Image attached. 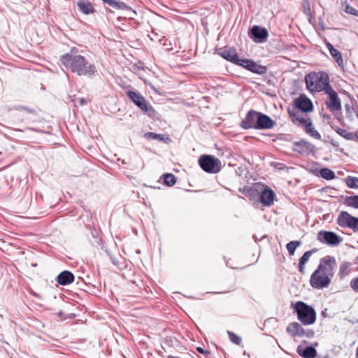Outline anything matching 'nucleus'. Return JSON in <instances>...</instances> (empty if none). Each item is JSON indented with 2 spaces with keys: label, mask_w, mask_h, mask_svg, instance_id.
Returning a JSON list of instances; mask_svg holds the SVG:
<instances>
[{
  "label": "nucleus",
  "mask_w": 358,
  "mask_h": 358,
  "mask_svg": "<svg viewBox=\"0 0 358 358\" xmlns=\"http://www.w3.org/2000/svg\"><path fill=\"white\" fill-rule=\"evenodd\" d=\"M337 263L334 257L327 255L320 259L316 269L310 278V285L315 289L328 287L334 276Z\"/></svg>",
  "instance_id": "f257e3e1"
},
{
  "label": "nucleus",
  "mask_w": 358,
  "mask_h": 358,
  "mask_svg": "<svg viewBox=\"0 0 358 358\" xmlns=\"http://www.w3.org/2000/svg\"><path fill=\"white\" fill-rule=\"evenodd\" d=\"M59 61L66 69L78 76H91L96 71L95 66L80 55L75 47L69 52L62 55Z\"/></svg>",
  "instance_id": "f03ea898"
},
{
  "label": "nucleus",
  "mask_w": 358,
  "mask_h": 358,
  "mask_svg": "<svg viewBox=\"0 0 358 358\" xmlns=\"http://www.w3.org/2000/svg\"><path fill=\"white\" fill-rule=\"evenodd\" d=\"M306 88L311 92L327 91L331 86L329 84V76L324 71H313L306 75Z\"/></svg>",
  "instance_id": "7ed1b4c3"
},
{
  "label": "nucleus",
  "mask_w": 358,
  "mask_h": 358,
  "mask_svg": "<svg viewBox=\"0 0 358 358\" xmlns=\"http://www.w3.org/2000/svg\"><path fill=\"white\" fill-rule=\"evenodd\" d=\"M287 113L294 124L303 127L305 131L311 137L318 140L321 138V135L315 130L312 124L311 119L308 115H303L299 112L290 110L289 108L287 109Z\"/></svg>",
  "instance_id": "20e7f679"
},
{
  "label": "nucleus",
  "mask_w": 358,
  "mask_h": 358,
  "mask_svg": "<svg viewBox=\"0 0 358 358\" xmlns=\"http://www.w3.org/2000/svg\"><path fill=\"white\" fill-rule=\"evenodd\" d=\"M292 306L296 313L298 320L303 325H310L315 322L316 312L312 306L303 301H297Z\"/></svg>",
  "instance_id": "39448f33"
},
{
  "label": "nucleus",
  "mask_w": 358,
  "mask_h": 358,
  "mask_svg": "<svg viewBox=\"0 0 358 358\" xmlns=\"http://www.w3.org/2000/svg\"><path fill=\"white\" fill-rule=\"evenodd\" d=\"M292 107V111L299 112L303 115H308V113L314 110L312 101L304 94H301L298 97L294 99Z\"/></svg>",
  "instance_id": "423d86ee"
},
{
  "label": "nucleus",
  "mask_w": 358,
  "mask_h": 358,
  "mask_svg": "<svg viewBox=\"0 0 358 358\" xmlns=\"http://www.w3.org/2000/svg\"><path fill=\"white\" fill-rule=\"evenodd\" d=\"M201 168L206 172L217 173L221 170V162L212 155H202L199 159Z\"/></svg>",
  "instance_id": "0eeeda50"
},
{
  "label": "nucleus",
  "mask_w": 358,
  "mask_h": 358,
  "mask_svg": "<svg viewBox=\"0 0 358 358\" xmlns=\"http://www.w3.org/2000/svg\"><path fill=\"white\" fill-rule=\"evenodd\" d=\"M127 96L144 113H147L149 116L155 114V110L152 106L149 105L144 96L141 94L134 91H127L126 92Z\"/></svg>",
  "instance_id": "6e6552de"
},
{
  "label": "nucleus",
  "mask_w": 358,
  "mask_h": 358,
  "mask_svg": "<svg viewBox=\"0 0 358 358\" xmlns=\"http://www.w3.org/2000/svg\"><path fill=\"white\" fill-rule=\"evenodd\" d=\"M337 224L341 227H348L355 232L358 231V218L348 212L342 211L338 217Z\"/></svg>",
  "instance_id": "1a4fd4ad"
},
{
  "label": "nucleus",
  "mask_w": 358,
  "mask_h": 358,
  "mask_svg": "<svg viewBox=\"0 0 358 358\" xmlns=\"http://www.w3.org/2000/svg\"><path fill=\"white\" fill-rule=\"evenodd\" d=\"M317 238L320 243L329 245H338L342 241L336 233L324 230L318 232Z\"/></svg>",
  "instance_id": "9d476101"
},
{
  "label": "nucleus",
  "mask_w": 358,
  "mask_h": 358,
  "mask_svg": "<svg viewBox=\"0 0 358 358\" xmlns=\"http://www.w3.org/2000/svg\"><path fill=\"white\" fill-rule=\"evenodd\" d=\"M324 92L328 96V99L326 101L327 107L331 111L341 110V103L337 92L331 87Z\"/></svg>",
  "instance_id": "9b49d317"
},
{
  "label": "nucleus",
  "mask_w": 358,
  "mask_h": 358,
  "mask_svg": "<svg viewBox=\"0 0 358 358\" xmlns=\"http://www.w3.org/2000/svg\"><path fill=\"white\" fill-rule=\"evenodd\" d=\"M238 66H243L245 69L257 73V74H264L266 73L267 69L265 66H262L251 59H241Z\"/></svg>",
  "instance_id": "f8f14e48"
},
{
  "label": "nucleus",
  "mask_w": 358,
  "mask_h": 358,
  "mask_svg": "<svg viewBox=\"0 0 358 358\" xmlns=\"http://www.w3.org/2000/svg\"><path fill=\"white\" fill-rule=\"evenodd\" d=\"M258 117L259 112L254 110H249L245 118L241 121V127L245 129H257Z\"/></svg>",
  "instance_id": "ddd939ff"
},
{
  "label": "nucleus",
  "mask_w": 358,
  "mask_h": 358,
  "mask_svg": "<svg viewBox=\"0 0 358 358\" xmlns=\"http://www.w3.org/2000/svg\"><path fill=\"white\" fill-rule=\"evenodd\" d=\"M219 55L222 58L229 61L235 64H238L241 59L238 58V55L234 48L223 49L221 48L218 52Z\"/></svg>",
  "instance_id": "4468645a"
},
{
  "label": "nucleus",
  "mask_w": 358,
  "mask_h": 358,
  "mask_svg": "<svg viewBox=\"0 0 358 358\" xmlns=\"http://www.w3.org/2000/svg\"><path fill=\"white\" fill-rule=\"evenodd\" d=\"M286 331L292 337H303L306 333L301 324L297 322L289 323L286 328Z\"/></svg>",
  "instance_id": "2eb2a0df"
},
{
  "label": "nucleus",
  "mask_w": 358,
  "mask_h": 358,
  "mask_svg": "<svg viewBox=\"0 0 358 358\" xmlns=\"http://www.w3.org/2000/svg\"><path fill=\"white\" fill-rule=\"evenodd\" d=\"M275 122L266 115L259 112L257 129H271Z\"/></svg>",
  "instance_id": "dca6fc26"
},
{
  "label": "nucleus",
  "mask_w": 358,
  "mask_h": 358,
  "mask_svg": "<svg viewBox=\"0 0 358 358\" xmlns=\"http://www.w3.org/2000/svg\"><path fill=\"white\" fill-rule=\"evenodd\" d=\"M275 197V193L271 189L265 187L260 194V201L264 206H271Z\"/></svg>",
  "instance_id": "f3484780"
},
{
  "label": "nucleus",
  "mask_w": 358,
  "mask_h": 358,
  "mask_svg": "<svg viewBox=\"0 0 358 358\" xmlns=\"http://www.w3.org/2000/svg\"><path fill=\"white\" fill-rule=\"evenodd\" d=\"M77 6L79 10L85 15L93 14L96 11L92 3L88 0H80L78 1Z\"/></svg>",
  "instance_id": "a211bd4d"
},
{
  "label": "nucleus",
  "mask_w": 358,
  "mask_h": 358,
  "mask_svg": "<svg viewBox=\"0 0 358 358\" xmlns=\"http://www.w3.org/2000/svg\"><path fill=\"white\" fill-rule=\"evenodd\" d=\"M74 280V275L69 271H64L59 273L57 278V281L59 285H66L71 284Z\"/></svg>",
  "instance_id": "6ab92c4d"
},
{
  "label": "nucleus",
  "mask_w": 358,
  "mask_h": 358,
  "mask_svg": "<svg viewBox=\"0 0 358 358\" xmlns=\"http://www.w3.org/2000/svg\"><path fill=\"white\" fill-rule=\"evenodd\" d=\"M326 46L328 48L330 55L334 59L338 65L339 66L343 67V59L340 51L334 48L332 44H331L329 42L326 43Z\"/></svg>",
  "instance_id": "aec40b11"
},
{
  "label": "nucleus",
  "mask_w": 358,
  "mask_h": 358,
  "mask_svg": "<svg viewBox=\"0 0 358 358\" xmlns=\"http://www.w3.org/2000/svg\"><path fill=\"white\" fill-rule=\"evenodd\" d=\"M251 33L253 37L258 39L259 42L265 41L268 36L266 29L259 26H254L251 29Z\"/></svg>",
  "instance_id": "412c9836"
},
{
  "label": "nucleus",
  "mask_w": 358,
  "mask_h": 358,
  "mask_svg": "<svg viewBox=\"0 0 358 358\" xmlns=\"http://www.w3.org/2000/svg\"><path fill=\"white\" fill-rule=\"evenodd\" d=\"M296 351L303 358H315L317 355V351L313 347L303 348L301 346H298Z\"/></svg>",
  "instance_id": "4be33fe9"
},
{
  "label": "nucleus",
  "mask_w": 358,
  "mask_h": 358,
  "mask_svg": "<svg viewBox=\"0 0 358 358\" xmlns=\"http://www.w3.org/2000/svg\"><path fill=\"white\" fill-rule=\"evenodd\" d=\"M315 250L306 251L303 256L299 259V271L301 274L305 273V266L306 264L309 261L311 255L315 252Z\"/></svg>",
  "instance_id": "5701e85b"
},
{
  "label": "nucleus",
  "mask_w": 358,
  "mask_h": 358,
  "mask_svg": "<svg viewBox=\"0 0 358 358\" xmlns=\"http://www.w3.org/2000/svg\"><path fill=\"white\" fill-rule=\"evenodd\" d=\"M344 203L348 206L358 208V195L346 196Z\"/></svg>",
  "instance_id": "b1692460"
},
{
  "label": "nucleus",
  "mask_w": 358,
  "mask_h": 358,
  "mask_svg": "<svg viewBox=\"0 0 358 358\" xmlns=\"http://www.w3.org/2000/svg\"><path fill=\"white\" fill-rule=\"evenodd\" d=\"M346 185L351 189H358V178L348 176L345 180Z\"/></svg>",
  "instance_id": "393cba45"
},
{
  "label": "nucleus",
  "mask_w": 358,
  "mask_h": 358,
  "mask_svg": "<svg viewBox=\"0 0 358 358\" xmlns=\"http://www.w3.org/2000/svg\"><path fill=\"white\" fill-rule=\"evenodd\" d=\"M321 176L326 180H332L335 178V173L328 168H323L320 170Z\"/></svg>",
  "instance_id": "a878e982"
},
{
  "label": "nucleus",
  "mask_w": 358,
  "mask_h": 358,
  "mask_svg": "<svg viewBox=\"0 0 358 358\" xmlns=\"http://www.w3.org/2000/svg\"><path fill=\"white\" fill-rule=\"evenodd\" d=\"M301 245V242L298 241H292L288 243L286 245V248L288 250L289 255H294L295 250L297 247Z\"/></svg>",
  "instance_id": "bb28decb"
},
{
  "label": "nucleus",
  "mask_w": 358,
  "mask_h": 358,
  "mask_svg": "<svg viewBox=\"0 0 358 358\" xmlns=\"http://www.w3.org/2000/svg\"><path fill=\"white\" fill-rule=\"evenodd\" d=\"M301 6L304 14L309 17H312L313 15L309 0H302Z\"/></svg>",
  "instance_id": "cd10ccee"
},
{
  "label": "nucleus",
  "mask_w": 358,
  "mask_h": 358,
  "mask_svg": "<svg viewBox=\"0 0 358 358\" xmlns=\"http://www.w3.org/2000/svg\"><path fill=\"white\" fill-rule=\"evenodd\" d=\"M164 182L166 185L169 187L173 186L176 182V176L172 173L164 174Z\"/></svg>",
  "instance_id": "c85d7f7f"
},
{
  "label": "nucleus",
  "mask_w": 358,
  "mask_h": 358,
  "mask_svg": "<svg viewBox=\"0 0 358 358\" xmlns=\"http://www.w3.org/2000/svg\"><path fill=\"white\" fill-rule=\"evenodd\" d=\"M350 264L344 262L341 264L340 266V270H339V274L341 277H344L349 273V269H350Z\"/></svg>",
  "instance_id": "c756f323"
},
{
  "label": "nucleus",
  "mask_w": 358,
  "mask_h": 358,
  "mask_svg": "<svg viewBox=\"0 0 358 358\" xmlns=\"http://www.w3.org/2000/svg\"><path fill=\"white\" fill-rule=\"evenodd\" d=\"M228 335H229V338L230 339V341L236 344V345H241V342H242V338L241 336H239L238 335L231 332V331H228Z\"/></svg>",
  "instance_id": "7c9ffc66"
},
{
  "label": "nucleus",
  "mask_w": 358,
  "mask_h": 358,
  "mask_svg": "<svg viewBox=\"0 0 358 358\" xmlns=\"http://www.w3.org/2000/svg\"><path fill=\"white\" fill-rule=\"evenodd\" d=\"M336 132L346 139H352L353 138V134L344 129L338 128L336 129Z\"/></svg>",
  "instance_id": "2f4dec72"
},
{
  "label": "nucleus",
  "mask_w": 358,
  "mask_h": 358,
  "mask_svg": "<svg viewBox=\"0 0 358 358\" xmlns=\"http://www.w3.org/2000/svg\"><path fill=\"white\" fill-rule=\"evenodd\" d=\"M350 286L355 292L358 293V276L350 280Z\"/></svg>",
  "instance_id": "473e14b6"
},
{
  "label": "nucleus",
  "mask_w": 358,
  "mask_h": 358,
  "mask_svg": "<svg viewBox=\"0 0 358 358\" xmlns=\"http://www.w3.org/2000/svg\"><path fill=\"white\" fill-rule=\"evenodd\" d=\"M345 12L355 16H358V10L350 5H346Z\"/></svg>",
  "instance_id": "72a5a7b5"
},
{
  "label": "nucleus",
  "mask_w": 358,
  "mask_h": 358,
  "mask_svg": "<svg viewBox=\"0 0 358 358\" xmlns=\"http://www.w3.org/2000/svg\"><path fill=\"white\" fill-rule=\"evenodd\" d=\"M260 187H263L264 185H261L260 183L255 184V185L252 187H250V188H249L248 189V192H249V194L250 195H253L255 192H257V194L258 192H259V188Z\"/></svg>",
  "instance_id": "f704fd0d"
},
{
  "label": "nucleus",
  "mask_w": 358,
  "mask_h": 358,
  "mask_svg": "<svg viewBox=\"0 0 358 358\" xmlns=\"http://www.w3.org/2000/svg\"><path fill=\"white\" fill-rule=\"evenodd\" d=\"M150 137H152V138L154 139H159V140H162L163 139V137L161 134H157L156 133H153V132H150L148 134Z\"/></svg>",
  "instance_id": "c9c22d12"
},
{
  "label": "nucleus",
  "mask_w": 358,
  "mask_h": 358,
  "mask_svg": "<svg viewBox=\"0 0 358 358\" xmlns=\"http://www.w3.org/2000/svg\"><path fill=\"white\" fill-rule=\"evenodd\" d=\"M196 350L200 352L201 354H203V355H209L210 354V352L208 351V350H205L203 348H202L201 347H198L196 348Z\"/></svg>",
  "instance_id": "e433bc0d"
},
{
  "label": "nucleus",
  "mask_w": 358,
  "mask_h": 358,
  "mask_svg": "<svg viewBox=\"0 0 358 358\" xmlns=\"http://www.w3.org/2000/svg\"><path fill=\"white\" fill-rule=\"evenodd\" d=\"M27 111L28 113H30V114H35V111L34 110H26Z\"/></svg>",
  "instance_id": "4c0bfd02"
},
{
  "label": "nucleus",
  "mask_w": 358,
  "mask_h": 358,
  "mask_svg": "<svg viewBox=\"0 0 358 358\" xmlns=\"http://www.w3.org/2000/svg\"><path fill=\"white\" fill-rule=\"evenodd\" d=\"M355 136L358 139V130L355 132Z\"/></svg>",
  "instance_id": "58836bf2"
},
{
  "label": "nucleus",
  "mask_w": 358,
  "mask_h": 358,
  "mask_svg": "<svg viewBox=\"0 0 358 358\" xmlns=\"http://www.w3.org/2000/svg\"><path fill=\"white\" fill-rule=\"evenodd\" d=\"M356 263L358 264V257L356 258Z\"/></svg>",
  "instance_id": "ea45409f"
},
{
  "label": "nucleus",
  "mask_w": 358,
  "mask_h": 358,
  "mask_svg": "<svg viewBox=\"0 0 358 358\" xmlns=\"http://www.w3.org/2000/svg\"><path fill=\"white\" fill-rule=\"evenodd\" d=\"M357 118H358V113H357Z\"/></svg>",
  "instance_id": "a19ab883"
}]
</instances>
